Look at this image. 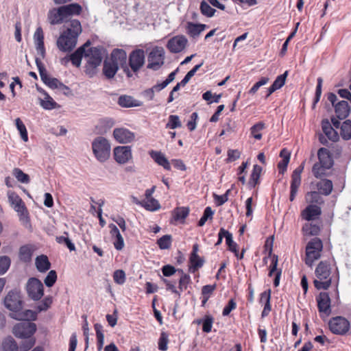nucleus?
I'll list each match as a JSON object with an SVG mask.
<instances>
[{"label":"nucleus","instance_id":"nucleus-58","mask_svg":"<svg viewBox=\"0 0 351 351\" xmlns=\"http://www.w3.org/2000/svg\"><path fill=\"white\" fill-rule=\"evenodd\" d=\"M113 280L117 285H123L126 280L125 271L122 269L115 270L113 273Z\"/></svg>","mask_w":351,"mask_h":351},{"label":"nucleus","instance_id":"nucleus-36","mask_svg":"<svg viewBox=\"0 0 351 351\" xmlns=\"http://www.w3.org/2000/svg\"><path fill=\"white\" fill-rule=\"evenodd\" d=\"M118 104L123 108H130L140 106L137 100L128 95L120 96L118 99Z\"/></svg>","mask_w":351,"mask_h":351},{"label":"nucleus","instance_id":"nucleus-31","mask_svg":"<svg viewBox=\"0 0 351 351\" xmlns=\"http://www.w3.org/2000/svg\"><path fill=\"white\" fill-rule=\"evenodd\" d=\"M34 251V248L31 245H22L19 248V259L25 263H27L31 261L32 257L33 256V253Z\"/></svg>","mask_w":351,"mask_h":351},{"label":"nucleus","instance_id":"nucleus-46","mask_svg":"<svg viewBox=\"0 0 351 351\" xmlns=\"http://www.w3.org/2000/svg\"><path fill=\"white\" fill-rule=\"evenodd\" d=\"M199 10L202 15L209 18L213 17L217 12L205 1H201Z\"/></svg>","mask_w":351,"mask_h":351},{"label":"nucleus","instance_id":"nucleus-47","mask_svg":"<svg viewBox=\"0 0 351 351\" xmlns=\"http://www.w3.org/2000/svg\"><path fill=\"white\" fill-rule=\"evenodd\" d=\"M23 339L24 340L19 346V351H29L36 343V339L34 337L23 338Z\"/></svg>","mask_w":351,"mask_h":351},{"label":"nucleus","instance_id":"nucleus-51","mask_svg":"<svg viewBox=\"0 0 351 351\" xmlns=\"http://www.w3.org/2000/svg\"><path fill=\"white\" fill-rule=\"evenodd\" d=\"M311 199L309 204L322 206L324 204V199L322 197V194L317 191L308 192Z\"/></svg>","mask_w":351,"mask_h":351},{"label":"nucleus","instance_id":"nucleus-60","mask_svg":"<svg viewBox=\"0 0 351 351\" xmlns=\"http://www.w3.org/2000/svg\"><path fill=\"white\" fill-rule=\"evenodd\" d=\"M181 126L182 123L178 115H170L169 117L168 123L166 124L167 128L176 129Z\"/></svg>","mask_w":351,"mask_h":351},{"label":"nucleus","instance_id":"nucleus-15","mask_svg":"<svg viewBox=\"0 0 351 351\" xmlns=\"http://www.w3.org/2000/svg\"><path fill=\"white\" fill-rule=\"evenodd\" d=\"M4 305L11 311L18 312L22 308V300L16 292L10 291L4 299Z\"/></svg>","mask_w":351,"mask_h":351},{"label":"nucleus","instance_id":"nucleus-48","mask_svg":"<svg viewBox=\"0 0 351 351\" xmlns=\"http://www.w3.org/2000/svg\"><path fill=\"white\" fill-rule=\"evenodd\" d=\"M53 88L52 89H58L61 93H62L66 96H71L73 95L71 89L61 82L58 79L57 80H53L52 82Z\"/></svg>","mask_w":351,"mask_h":351},{"label":"nucleus","instance_id":"nucleus-20","mask_svg":"<svg viewBox=\"0 0 351 351\" xmlns=\"http://www.w3.org/2000/svg\"><path fill=\"white\" fill-rule=\"evenodd\" d=\"M90 42L86 41L83 45L77 48L73 53L69 56V58L65 57L63 60L69 61L71 60L72 64L76 67H79L81 64L82 59L83 57L85 58V48L90 46Z\"/></svg>","mask_w":351,"mask_h":351},{"label":"nucleus","instance_id":"nucleus-50","mask_svg":"<svg viewBox=\"0 0 351 351\" xmlns=\"http://www.w3.org/2000/svg\"><path fill=\"white\" fill-rule=\"evenodd\" d=\"M13 175L21 183L27 184L30 181L29 176L19 168H14L13 169Z\"/></svg>","mask_w":351,"mask_h":351},{"label":"nucleus","instance_id":"nucleus-24","mask_svg":"<svg viewBox=\"0 0 351 351\" xmlns=\"http://www.w3.org/2000/svg\"><path fill=\"white\" fill-rule=\"evenodd\" d=\"M65 19L62 5L53 8L49 11L48 19L51 25H58L63 22Z\"/></svg>","mask_w":351,"mask_h":351},{"label":"nucleus","instance_id":"nucleus-17","mask_svg":"<svg viewBox=\"0 0 351 351\" xmlns=\"http://www.w3.org/2000/svg\"><path fill=\"white\" fill-rule=\"evenodd\" d=\"M323 250L322 241L315 237L308 241V261L318 260L321 257V253Z\"/></svg>","mask_w":351,"mask_h":351},{"label":"nucleus","instance_id":"nucleus-44","mask_svg":"<svg viewBox=\"0 0 351 351\" xmlns=\"http://www.w3.org/2000/svg\"><path fill=\"white\" fill-rule=\"evenodd\" d=\"M323 223L322 219L310 221L308 222V234L317 235L321 231Z\"/></svg>","mask_w":351,"mask_h":351},{"label":"nucleus","instance_id":"nucleus-9","mask_svg":"<svg viewBox=\"0 0 351 351\" xmlns=\"http://www.w3.org/2000/svg\"><path fill=\"white\" fill-rule=\"evenodd\" d=\"M36 330V324L31 322H21L14 326L12 333L16 338L23 339L34 337Z\"/></svg>","mask_w":351,"mask_h":351},{"label":"nucleus","instance_id":"nucleus-27","mask_svg":"<svg viewBox=\"0 0 351 351\" xmlns=\"http://www.w3.org/2000/svg\"><path fill=\"white\" fill-rule=\"evenodd\" d=\"M318 163L326 165V167H332L333 166V160L330 151L324 147L320 148L317 152Z\"/></svg>","mask_w":351,"mask_h":351},{"label":"nucleus","instance_id":"nucleus-1","mask_svg":"<svg viewBox=\"0 0 351 351\" xmlns=\"http://www.w3.org/2000/svg\"><path fill=\"white\" fill-rule=\"evenodd\" d=\"M121 67L128 77H132L131 73L127 64V53L124 49H114L109 59L104 60L103 64V74L107 79L114 77L119 68Z\"/></svg>","mask_w":351,"mask_h":351},{"label":"nucleus","instance_id":"nucleus-14","mask_svg":"<svg viewBox=\"0 0 351 351\" xmlns=\"http://www.w3.org/2000/svg\"><path fill=\"white\" fill-rule=\"evenodd\" d=\"M319 315L322 317H327L331 313L330 299L328 293L321 292L316 298Z\"/></svg>","mask_w":351,"mask_h":351},{"label":"nucleus","instance_id":"nucleus-21","mask_svg":"<svg viewBox=\"0 0 351 351\" xmlns=\"http://www.w3.org/2000/svg\"><path fill=\"white\" fill-rule=\"evenodd\" d=\"M311 187L319 192L322 195H329L333 190V184L330 180L321 179L316 182H311Z\"/></svg>","mask_w":351,"mask_h":351},{"label":"nucleus","instance_id":"nucleus-56","mask_svg":"<svg viewBox=\"0 0 351 351\" xmlns=\"http://www.w3.org/2000/svg\"><path fill=\"white\" fill-rule=\"evenodd\" d=\"M11 260L8 256H0V275L7 272L10 267Z\"/></svg>","mask_w":351,"mask_h":351},{"label":"nucleus","instance_id":"nucleus-12","mask_svg":"<svg viewBox=\"0 0 351 351\" xmlns=\"http://www.w3.org/2000/svg\"><path fill=\"white\" fill-rule=\"evenodd\" d=\"M305 162L304 161L292 173L290 186L289 200L293 202L298 193L299 186L301 184V173L304 169Z\"/></svg>","mask_w":351,"mask_h":351},{"label":"nucleus","instance_id":"nucleus-11","mask_svg":"<svg viewBox=\"0 0 351 351\" xmlns=\"http://www.w3.org/2000/svg\"><path fill=\"white\" fill-rule=\"evenodd\" d=\"M328 326L333 334L343 335L349 330L350 325L345 317L337 316L330 319Z\"/></svg>","mask_w":351,"mask_h":351},{"label":"nucleus","instance_id":"nucleus-63","mask_svg":"<svg viewBox=\"0 0 351 351\" xmlns=\"http://www.w3.org/2000/svg\"><path fill=\"white\" fill-rule=\"evenodd\" d=\"M226 243L230 251L234 254H237V244L233 241L232 234L228 230L226 237Z\"/></svg>","mask_w":351,"mask_h":351},{"label":"nucleus","instance_id":"nucleus-45","mask_svg":"<svg viewBox=\"0 0 351 351\" xmlns=\"http://www.w3.org/2000/svg\"><path fill=\"white\" fill-rule=\"evenodd\" d=\"M15 319L23 320L22 322L35 321L37 319V312L32 310H25L22 313H20Z\"/></svg>","mask_w":351,"mask_h":351},{"label":"nucleus","instance_id":"nucleus-55","mask_svg":"<svg viewBox=\"0 0 351 351\" xmlns=\"http://www.w3.org/2000/svg\"><path fill=\"white\" fill-rule=\"evenodd\" d=\"M214 318L210 315H206L202 319V330L204 332L208 333L211 331Z\"/></svg>","mask_w":351,"mask_h":351},{"label":"nucleus","instance_id":"nucleus-49","mask_svg":"<svg viewBox=\"0 0 351 351\" xmlns=\"http://www.w3.org/2000/svg\"><path fill=\"white\" fill-rule=\"evenodd\" d=\"M15 124L17 130H19L21 137L24 142L28 141V134L25 124L23 123L20 118L15 119Z\"/></svg>","mask_w":351,"mask_h":351},{"label":"nucleus","instance_id":"nucleus-53","mask_svg":"<svg viewBox=\"0 0 351 351\" xmlns=\"http://www.w3.org/2000/svg\"><path fill=\"white\" fill-rule=\"evenodd\" d=\"M214 215V211L210 206L206 207L204 210L203 215L198 221V226H203L208 219H212Z\"/></svg>","mask_w":351,"mask_h":351},{"label":"nucleus","instance_id":"nucleus-2","mask_svg":"<svg viewBox=\"0 0 351 351\" xmlns=\"http://www.w3.org/2000/svg\"><path fill=\"white\" fill-rule=\"evenodd\" d=\"M82 32V26L79 20L70 21L66 29L64 30L57 40L58 49L64 52L71 51L77 44V37Z\"/></svg>","mask_w":351,"mask_h":351},{"label":"nucleus","instance_id":"nucleus-33","mask_svg":"<svg viewBox=\"0 0 351 351\" xmlns=\"http://www.w3.org/2000/svg\"><path fill=\"white\" fill-rule=\"evenodd\" d=\"M36 269L40 272H45L51 267V263L46 255H40L36 258Z\"/></svg>","mask_w":351,"mask_h":351},{"label":"nucleus","instance_id":"nucleus-61","mask_svg":"<svg viewBox=\"0 0 351 351\" xmlns=\"http://www.w3.org/2000/svg\"><path fill=\"white\" fill-rule=\"evenodd\" d=\"M191 282V277L189 274H183L179 279L178 291L182 292L187 289L188 285Z\"/></svg>","mask_w":351,"mask_h":351},{"label":"nucleus","instance_id":"nucleus-16","mask_svg":"<svg viewBox=\"0 0 351 351\" xmlns=\"http://www.w3.org/2000/svg\"><path fill=\"white\" fill-rule=\"evenodd\" d=\"M331 123L336 129H339V136L343 140L351 139V121L346 119L341 123L337 118H331Z\"/></svg>","mask_w":351,"mask_h":351},{"label":"nucleus","instance_id":"nucleus-34","mask_svg":"<svg viewBox=\"0 0 351 351\" xmlns=\"http://www.w3.org/2000/svg\"><path fill=\"white\" fill-rule=\"evenodd\" d=\"M262 170L263 168L258 165H254L253 166V169L248 182V185L251 189L254 188L257 184H259V178Z\"/></svg>","mask_w":351,"mask_h":351},{"label":"nucleus","instance_id":"nucleus-19","mask_svg":"<svg viewBox=\"0 0 351 351\" xmlns=\"http://www.w3.org/2000/svg\"><path fill=\"white\" fill-rule=\"evenodd\" d=\"M113 136L117 142L122 144L131 143L135 138L134 132L124 128H115Z\"/></svg>","mask_w":351,"mask_h":351},{"label":"nucleus","instance_id":"nucleus-28","mask_svg":"<svg viewBox=\"0 0 351 351\" xmlns=\"http://www.w3.org/2000/svg\"><path fill=\"white\" fill-rule=\"evenodd\" d=\"M291 153L286 149L283 148L280 152V157L282 160L278 163V169L279 173L283 175L287 169L288 164L290 160Z\"/></svg>","mask_w":351,"mask_h":351},{"label":"nucleus","instance_id":"nucleus-26","mask_svg":"<svg viewBox=\"0 0 351 351\" xmlns=\"http://www.w3.org/2000/svg\"><path fill=\"white\" fill-rule=\"evenodd\" d=\"M207 25L201 23H194L193 22H187L186 24V33L192 38H196L207 28Z\"/></svg>","mask_w":351,"mask_h":351},{"label":"nucleus","instance_id":"nucleus-10","mask_svg":"<svg viewBox=\"0 0 351 351\" xmlns=\"http://www.w3.org/2000/svg\"><path fill=\"white\" fill-rule=\"evenodd\" d=\"M322 129L324 136L319 135V141L324 145H327L328 142V139L332 142H337L339 140V134L336 131V128L331 124L328 120L324 119L322 122Z\"/></svg>","mask_w":351,"mask_h":351},{"label":"nucleus","instance_id":"nucleus-35","mask_svg":"<svg viewBox=\"0 0 351 351\" xmlns=\"http://www.w3.org/2000/svg\"><path fill=\"white\" fill-rule=\"evenodd\" d=\"M204 263V258L200 257L199 255L195 256V257L190 256L189 271L192 274L196 272L199 268L203 267Z\"/></svg>","mask_w":351,"mask_h":351},{"label":"nucleus","instance_id":"nucleus-39","mask_svg":"<svg viewBox=\"0 0 351 351\" xmlns=\"http://www.w3.org/2000/svg\"><path fill=\"white\" fill-rule=\"evenodd\" d=\"M322 206L308 204V222L317 219H321Z\"/></svg>","mask_w":351,"mask_h":351},{"label":"nucleus","instance_id":"nucleus-64","mask_svg":"<svg viewBox=\"0 0 351 351\" xmlns=\"http://www.w3.org/2000/svg\"><path fill=\"white\" fill-rule=\"evenodd\" d=\"M57 280V273L55 270H51L44 280L45 285L51 287Z\"/></svg>","mask_w":351,"mask_h":351},{"label":"nucleus","instance_id":"nucleus-41","mask_svg":"<svg viewBox=\"0 0 351 351\" xmlns=\"http://www.w3.org/2000/svg\"><path fill=\"white\" fill-rule=\"evenodd\" d=\"M94 328L96 332L97 349L99 351H101L104 343L103 326L101 324L96 323L94 325Z\"/></svg>","mask_w":351,"mask_h":351},{"label":"nucleus","instance_id":"nucleus-4","mask_svg":"<svg viewBox=\"0 0 351 351\" xmlns=\"http://www.w3.org/2000/svg\"><path fill=\"white\" fill-rule=\"evenodd\" d=\"M330 267L326 261H321L315 269L317 279L313 283L317 289H327L331 285Z\"/></svg>","mask_w":351,"mask_h":351},{"label":"nucleus","instance_id":"nucleus-62","mask_svg":"<svg viewBox=\"0 0 351 351\" xmlns=\"http://www.w3.org/2000/svg\"><path fill=\"white\" fill-rule=\"evenodd\" d=\"M56 241L60 244H64L70 251H75V244L69 239L68 237L59 236L56 237Z\"/></svg>","mask_w":351,"mask_h":351},{"label":"nucleus","instance_id":"nucleus-32","mask_svg":"<svg viewBox=\"0 0 351 351\" xmlns=\"http://www.w3.org/2000/svg\"><path fill=\"white\" fill-rule=\"evenodd\" d=\"M65 18L70 16H78L82 13V8L77 3H72L62 5Z\"/></svg>","mask_w":351,"mask_h":351},{"label":"nucleus","instance_id":"nucleus-7","mask_svg":"<svg viewBox=\"0 0 351 351\" xmlns=\"http://www.w3.org/2000/svg\"><path fill=\"white\" fill-rule=\"evenodd\" d=\"M165 55V52L162 47H154L148 54L147 68L158 71L164 64Z\"/></svg>","mask_w":351,"mask_h":351},{"label":"nucleus","instance_id":"nucleus-22","mask_svg":"<svg viewBox=\"0 0 351 351\" xmlns=\"http://www.w3.org/2000/svg\"><path fill=\"white\" fill-rule=\"evenodd\" d=\"M35 62L36 66L38 68L40 79L44 84L48 86L49 88H53L52 82L54 80H57L58 79L56 77H51L47 74V70L43 65L41 60L38 58H36Z\"/></svg>","mask_w":351,"mask_h":351},{"label":"nucleus","instance_id":"nucleus-18","mask_svg":"<svg viewBox=\"0 0 351 351\" xmlns=\"http://www.w3.org/2000/svg\"><path fill=\"white\" fill-rule=\"evenodd\" d=\"M132 157L130 146H117L114 149V158L117 162L125 164Z\"/></svg>","mask_w":351,"mask_h":351},{"label":"nucleus","instance_id":"nucleus-52","mask_svg":"<svg viewBox=\"0 0 351 351\" xmlns=\"http://www.w3.org/2000/svg\"><path fill=\"white\" fill-rule=\"evenodd\" d=\"M265 128V124L263 122H258L254 125L251 128V134L256 140H260L262 138L261 131Z\"/></svg>","mask_w":351,"mask_h":351},{"label":"nucleus","instance_id":"nucleus-54","mask_svg":"<svg viewBox=\"0 0 351 351\" xmlns=\"http://www.w3.org/2000/svg\"><path fill=\"white\" fill-rule=\"evenodd\" d=\"M157 244L161 250L169 249L171 245V236L169 234L163 235L157 241Z\"/></svg>","mask_w":351,"mask_h":351},{"label":"nucleus","instance_id":"nucleus-23","mask_svg":"<svg viewBox=\"0 0 351 351\" xmlns=\"http://www.w3.org/2000/svg\"><path fill=\"white\" fill-rule=\"evenodd\" d=\"M34 43L38 53L44 58L45 56V48L44 45V35L40 27H38L34 34Z\"/></svg>","mask_w":351,"mask_h":351},{"label":"nucleus","instance_id":"nucleus-57","mask_svg":"<svg viewBox=\"0 0 351 351\" xmlns=\"http://www.w3.org/2000/svg\"><path fill=\"white\" fill-rule=\"evenodd\" d=\"M168 343H169V335L165 332H162L160 333L158 345V349L161 351H166L168 348Z\"/></svg>","mask_w":351,"mask_h":351},{"label":"nucleus","instance_id":"nucleus-37","mask_svg":"<svg viewBox=\"0 0 351 351\" xmlns=\"http://www.w3.org/2000/svg\"><path fill=\"white\" fill-rule=\"evenodd\" d=\"M1 348L2 351H19V346L11 336H8L3 340Z\"/></svg>","mask_w":351,"mask_h":351},{"label":"nucleus","instance_id":"nucleus-5","mask_svg":"<svg viewBox=\"0 0 351 351\" xmlns=\"http://www.w3.org/2000/svg\"><path fill=\"white\" fill-rule=\"evenodd\" d=\"M93 154L100 162H105L110 156L111 146L109 141L103 136L96 137L91 143Z\"/></svg>","mask_w":351,"mask_h":351},{"label":"nucleus","instance_id":"nucleus-25","mask_svg":"<svg viewBox=\"0 0 351 351\" xmlns=\"http://www.w3.org/2000/svg\"><path fill=\"white\" fill-rule=\"evenodd\" d=\"M149 154L158 165L162 166L166 170H171V165L169 160L161 152L151 150Z\"/></svg>","mask_w":351,"mask_h":351},{"label":"nucleus","instance_id":"nucleus-13","mask_svg":"<svg viewBox=\"0 0 351 351\" xmlns=\"http://www.w3.org/2000/svg\"><path fill=\"white\" fill-rule=\"evenodd\" d=\"M188 40L184 35H178L168 40L167 48L171 53H178L185 49Z\"/></svg>","mask_w":351,"mask_h":351},{"label":"nucleus","instance_id":"nucleus-38","mask_svg":"<svg viewBox=\"0 0 351 351\" xmlns=\"http://www.w3.org/2000/svg\"><path fill=\"white\" fill-rule=\"evenodd\" d=\"M332 167H326L324 165L316 162L312 168V173L316 178L321 179L327 176V171Z\"/></svg>","mask_w":351,"mask_h":351},{"label":"nucleus","instance_id":"nucleus-29","mask_svg":"<svg viewBox=\"0 0 351 351\" xmlns=\"http://www.w3.org/2000/svg\"><path fill=\"white\" fill-rule=\"evenodd\" d=\"M334 107L337 119H344L349 115L350 106L346 101H341Z\"/></svg>","mask_w":351,"mask_h":351},{"label":"nucleus","instance_id":"nucleus-43","mask_svg":"<svg viewBox=\"0 0 351 351\" xmlns=\"http://www.w3.org/2000/svg\"><path fill=\"white\" fill-rule=\"evenodd\" d=\"M189 214V208L187 207H178L173 211V217L175 221L185 219Z\"/></svg>","mask_w":351,"mask_h":351},{"label":"nucleus","instance_id":"nucleus-3","mask_svg":"<svg viewBox=\"0 0 351 351\" xmlns=\"http://www.w3.org/2000/svg\"><path fill=\"white\" fill-rule=\"evenodd\" d=\"M102 47H93L86 49L85 48V58L86 64L85 65V73L90 77H93L97 71V67L101 64L103 59Z\"/></svg>","mask_w":351,"mask_h":351},{"label":"nucleus","instance_id":"nucleus-30","mask_svg":"<svg viewBox=\"0 0 351 351\" xmlns=\"http://www.w3.org/2000/svg\"><path fill=\"white\" fill-rule=\"evenodd\" d=\"M8 197L10 205L16 212L20 211V209L26 206L22 199L14 191H9Z\"/></svg>","mask_w":351,"mask_h":351},{"label":"nucleus","instance_id":"nucleus-42","mask_svg":"<svg viewBox=\"0 0 351 351\" xmlns=\"http://www.w3.org/2000/svg\"><path fill=\"white\" fill-rule=\"evenodd\" d=\"M45 97L40 101L41 106L45 110H52L57 107L58 104L53 99V98L45 90H43Z\"/></svg>","mask_w":351,"mask_h":351},{"label":"nucleus","instance_id":"nucleus-40","mask_svg":"<svg viewBox=\"0 0 351 351\" xmlns=\"http://www.w3.org/2000/svg\"><path fill=\"white\" fill-rule=\"evenodd\" d=\"M137 204L141 205L147 210L156 211L160 209V205L158 200L154 198H150L149 199H145L142 202H139Z\"/></svg>","mask_w":351,"mask_h":351},{"label":"nucleus","instance_id":"nucleus-8","mask_svg":"<svg viewBox=\"0 0 351 351\" xmlns=\"http://www.w3.org/2000/svg\"><path fill=\"white\" fill-rule=\"evenodd\" d=\"M28 297L34 301L40 300L44 295L43 282L35 277L29 278L25 287Z\"/></svg>","mask_w":351,"mask_h":351},{"label":"nucleus","instance_id":"nucleus-6","mask_svg":"<svg viewBox=\"0 0 351 351\" xmlns=\"http://www.w3.org/2000/svg\"><path fill=\"white\" fill-rule=\"evenodd\" d=\"M145 63V51L141 49H136L130 52L128 56V63H127L129 69L132 75H136Z\"/></svg>","mask_w":351,"mask_h":351},{"label":"nucleus","instance_id":"nucleus-59","mask_svg":"<svg viewBox=\"0 0 351 351\" xmlns=\"http://www.w3.org/2000/svg\"><path fill=\"white\" fill-rule=\"evenodd\" d=\"M53 299L51 296L45 297L36 306L38 312L47 311L51 305Z\"/></svg>","mask_w":351,"mask_h":351}]
</instances>
